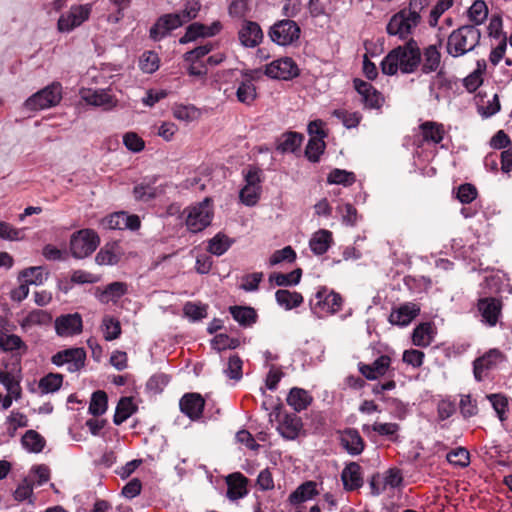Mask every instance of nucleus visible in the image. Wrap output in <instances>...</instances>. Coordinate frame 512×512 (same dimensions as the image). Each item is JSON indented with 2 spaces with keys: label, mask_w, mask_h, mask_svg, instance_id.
Masks as SVG:
<instances>
[{
  "label": "nucleus",
  "mask_w": 512,
  "mask_h": 512,
  "mask_svg": "<svg viewBox=\"0 0 512 512\" xmlns=\"http://www.w3.org/2000/svg\"><path fill=\"white\" fill-rule=\"evenodd\" d=\"M460 413L463 418L468 419L478 414L477 401L470 394L462 395L459 402Z\"/></svg>",
  "instance_id": "nucleus-59"
},
{
  "label": "nucleus",
  "mask_w": 512,
  "mask_h": 512,
  "mask_svg": "<svg viewBox=\"0 0 512 512\" xmlns=\"http://www.w3.org/2000/svg\"><path fill=\"white\" fill-rule=\"evenodd\" d=\"M419 313L420 308L416 304L406 303L390 313L389 322L392 325L407 326Z\"/></svg>",
  "instance_id": "nucleus-25"
},
{
  "label": "nucleus",
  "mask_w": 512,
  "mask_h": 512,
  "mask_svg": "<svg viewBox=\"0 0 512 512\" xmlns=\"http://www.w3.org/2000/svg\"><path fill=\"white\" fill-rule=\"evenodd\" d=\"M302 277V269L296 268L290 273L284 274L280 272H273L269 276V282L274 283L276 286L288 287L297 285Z\"/></svg>",
  "instance_id": "nucleus-41"
},
{
  "label": "nucleus",
  "mask_w": 512,
  "mask_h": 512,
  "mask_svg": "<svg viewBox=\"0 0 512 512\" xmlns=\"http://www.w3.org/2000/svg\"><path fill=\"white\" fill-rule=\"evenodd\" d=\"M296 260V252L291 246H286L283 249L276 250L270 257L269 263L271 266L277 265L284 261L292 263Z\"/></svg>",
  "instance_id": "nucleus-60"
},
{
  "label": "nucleus",
  "mask_w": 512,
  "mask_h": 512,
  "mask_svg": "<svg viewBox=\"0 0 512 512\" xmlns=\"http://www.w3.org/2000/svg\"><path fill=\"white\" fill-rule=\"evenodd\" d=\"M86 360V351L83 348H68L54 354L51 362L56 366L67 364V370L71 373L80 371Z\"/></svg>",
  "instance_id": "nucleus-11"
},
{
  "label": "nucleus",
  "mask_w": 512,
  "mask_h": 512,
  "mask_svg": "<svg viewBox=\"0 0 512 512\" xmlns=\"http://www.w3.org/2000/svg\"><path fill=\"white\" fill-rule=\"evenodd\" d=\"M108 407V396L105 391L97 390L93 392L89 404V413L95 417L104 414Z\"/></svg>",
  "instance_id": "nucleus-46"
},
{
  "label": "nucleus",
  "mask_w": 512,
  "mask_h": 512,
  "mask_svg": "<svg viewBox=\"0 0 512 512\" xmlns=\"http://www.w3.org/2000/svg\"><path fill=\"white\" fill-rule=\"evenodd\" d=\"M422 53L416 40L408 39L403 45L393 48L381 61L385 75L393 76L398 70L403 74L414 73L421 64Z\"/></svg>",
  "instance_id": "nucleus-1"
},
{
  "label": "nucleus",
  "mask_w": 512,
  "mask_h": 512,
  "mask_svg": "<svg viewBox=\"0 0 512 512\" xmlns=\"http://www.w3.org/2000/svg\"><path fill=\"white\" fill-rule=\"evenodd\" d=\"M156 180L157 177L145 178L141 183L135 185L133 188L135 200L149 202L164 193V189L161 186H155Z\"/></svg>",
  "instance_id": "nucleus-24"
},
{
  "label": "nucleus",
  "mask_w": 512,
  "mask_h": 512,
  "mask_svg": "<svg viewBox=\"0 0 512 512\" xmlns=\"http://www.w3.org/2000/svg\"><path fill=\"white\" fill-rule=\"evenodd\" d=\"M301 29L291 19H283L275 22L268 30V36L272 42L280 46H288L300 38Z\"/></svg>",
  "instance_id": "nucleus-7"
},
{
  "label": "nucleus",
  "mask_w": 512,
  "mask_h": 512,
  "mask_svg": "<svg viewBox=\"0 0 512 512\" xmlns=\"http://www.w3.org/2000/svg\"><path fill=\"white\" fill-rule=\"evenodd\" d=\"M127 293V284L123 282H112L108 284L103 290L97 288L96 296L101 303H108L110 301H117Z\"/></svg>",
  "instance_id": "nucleus-30"
},
{
  "label": "nucleus",
  "mask_w": 512,
  "mask_h": 512,
  "mask_svg": "<svg viewBox=\"0 0 512 512\" xmlns=\"http://www.w3.org/2000/svg\"><path fill=\"white\" fill-rule=\"evenodd\" d=\"M277 417L279 418L278 431L282 437L287 440L296 439L303 427L302 419L295 413L281 414L278 412Z\"/></svg>",
  "instance_id": "nucleus-21"
},
{
  "label": "nucleus",
  "mask_w": 512,
  "mask_h": 512,
  "mask_svg": "<svg viewBox=\"0 0 512 512\" xmlns=\"http://www.w3.org/2000/svg\"><path fill=\"white\" fill-rule=\"evenodd\" d=\"M326 148L325 141L320 138H310L305 149V156L313 163L320 160Z\"/></svg>",
  "instance_id": "nucleus-52"
},
{
  "label": "nucleus",
  "mask_w": 512,
  "mask_h": 512,
  "mask_svg": "<svg viewBox=\"0 0 512 512\" xmlns=\"http://www.w3.org/2000/svg\"><path fill=\"white\" fill-rule=\"evenodd\" d=\"M101 328L104 333V338L107 341L119 338L122 332L120 321L110 315L103 317Z\"/></svg>",
  "instance_id": "nucleus-47"
},
{
  "label": "nucleus",
  "mask_w": 512,
  "mask_h": 512,
  "mask_svg": "<svg viewBox=\"0 0 512 512\" xmlns=\"http://www.w3.org/2000/svg\"><path fill=\"white\" fill-rule=\"evenodd\" d=\"M229 15L233 18L244 19L250 12L249 0H232L228 7Z\"/></svg>",
  "instance_id": "nucleus-62"
},
{
  "label": "nucleus",
  "mask_w": 512,
  "mask_h": 512,
  "mask_svg": "<svg viewBox=\"0 0 512 512\" xmlns=\"http://www.w3.org/2000/svg\"><path fill=\"white\" fill-rule=\"evenodd\" d=\"M265 75L282 80H290L299 75V68L292 58L285 57L266 65Z\"/></svg>",
  "instance_id": "nucleus-14"
},
{
  "label": "nucleus",
  "mask_w": 512,
  "mask_h": 512,
  "mask_svg": "<svg viewBox=\"0 0 512 512\" xmlns=\"http://www.w3.org/2000/svg\"><path fill=\"white\" fill-rule=\"evenodd\" d=\"M400 426L397 423H380L375 422L373 425L364 424L362 431L366 435H370L371 431L378 433L381 436H386L392 442H397L399 439L398 431Z\"/></svg>",
  "instance_id": "nucleus-29"
},
{
  "label": "nucleus",
  "mask_w": 512,
  "mask_h": 512,
  "mask_svg": "<svg viewBox=\"0 0 512 512\" xmlns=\"http://www.w3.org/2000/svg\"><path fill=\"white\" fill-rule=\"evenodd\" d=\"M179 406L183 414L196 421L202 417L205 400L199 393H186L180 399Z\"/></svg>",
  "instance_id": "nucleus-20"
},
{
  "label": "nucleus",
  "mask_w": 512,
  "mask_h": 512,
  "mask_svg": "<svg viewBox=\"0 0 512 512\" xmlns=\"http://www.w3.org/2000/svg\"><path fill=\"white\" fill-rule=\"evenodd\" d=\"M446 460L453 466L465 468L470 464V453L466 448L458 447L447 453Z\"/></svg>",
  "instance_id": "nucleus-53"
},
{
  "label": "nucleus",
  "mask_w": 512,
  "mask_h": 512,
  "mask_svg": "<svg viewBox=\"0 0 512 512\" xmlns=\"http://www.w3.org/2000/svg\"><path fill=\"white\" fill-rule=\"evenodd\" d=\"M52 321V316L49 312L41 309L32 310L21 321L20 326L22 329H28L36 325H48Z\"/></svg>",
  "instance_id": "nucleus-43"
},
{
  "label": "nucleus",
  "mask_w": 512,
  "mask_h": 512,
  "mask_svg": "<svg viewBox=\"0 0 512 512\" xmlns=\"http://www.w3.org/2000/svg\"><path fill=\"white\" fill-rule=\"evenodd\" d=\"M502 300L495 297L480 298L477 302V310L481 316V322L488 327H495L502 316Z\"/></svg>",
  "instance_id": "nucleus-12"
},
{
  "label": "nucleus",
  "mask_w": 512,
  "mask_h": 512,
  "mask_svg": "<svg viewBox=\"0 0 512 512\" xmlns=\"http://www.w3.org/2000/svg\"><path fill=\"white\" fill-rule=\"evenodd\" d=\"M353 87L361 96V102L366 109L380 110L385 102V98L371 83L360 78L353 80Z\"/></svg>",
  "instance_id": "nucleus-13"
},
{
  "label": "nucleus",
  "mask_w": 512,
  "mask_h": 512,
  "mask_svg": "<svg viewBox=\"0 0 512 512\" xmlns=\"http://www.w3.org/2000/svg\"><path fill=\"white\" fill-rule=\"evenodd\" d=\"M420 22L421 20L416 15H410L406 10L401 9L390 18L386 26V32L390 36H398L401 40H408Z\"/></svg>",
  "instance_id": "nucleus-6"
},
{
  "label": "nucleus",
  "mask_w": 512,
  "mask_h": 512,
  "mask_svg": "<svg viewBox=\"0 0 512 512\" xmlns=\"http://www.w3.org/2000/svg\"><path fill=\"white\" fill-rule=\"evenodd\" d=\"M89 104L102 107L104 110H110L116 105V100L105 90H97L83 97Z\"/></svg>",
  "instance_id": "nucleus-38"
},
{
  "label": "nucleus",
  "mask_w": 512,
  "mask_h": 512,
  "mask_svg": "<svg viewBox=\"0 0 512 512\" xmlns=\"http://www.w3.org/2000/svg\"><path fill=\"white\" fill-rule=\"evenodd\" d=\"M49 272H45L42 266L28 267L19 273V281H25L28 285H41L47 279Z\"/></svg>",
  "instance_id": "nucleus-39"
},
{
  "label": "nucleus",
  "mask_w": 512,
  "mask_h": 512,
  "mask_svg": "<svg viewBox=\"0 0 512 512\" xmlns=\"http://www.w3.org/2000/svg\"><path fill=\"white\" fill-rule=\"evenodd\" d=\"M123 143L128 150L134 153L142 151L145 147L144 140L135 132L125 133Z\"/></svg>",
  "instance_id": "nucleus-64"
},
{
  "label": "nucleus",
  "mask_w": 512,
  "mask_h": 512,
  "mask_svg": "<svg viewBox=\"0 0 512 512\" xmlns=\"http://www.w3.org/2000/svg\"><path fill=\"white\" fill-rule=\"evenodd\" d=\"M304 140V135L295 131L283 133L276 143V150L281 153L296 152Z\"/></svg>",
  "instance_id": "nucleus-27"
},
{
  "label": "nucleus",
  "mask_w": 512,
  "mask_h": 512,
  "mask_svg": "<svg viewBox=\"0 0 512 512\" xmlns=\"http://www.w3.org/2000/svg\"><path fill=\"white\" fill-rule=\"evenodd\" d=\"M180 17L175 13L160 16L150 28L149 36L154 41H160L171 31L181 27Z\"/></svg>",
  "instance_id": "nucleus-18"
},
{
  "label": "nucleus",
  "mask_w": 512,
  "mask_h": 512,
  "mask_svg": "<svg viewBox=\"0 0 512 512\" xmlns=\"http://www.w3.org/2000/svg\"><path fill=\"white\" fill-rule=\"evenodd\" d=\"M137 411V406L132 397H121L116 406L113 422L115 425H121L131 415Z\"/></svg>",
  "instance_id": "nucleus-32"
},
{
  "label": "nucleus",
  "mask_w": 512,
  "mask_h": 512,
  "mask_svg": "<svg viewBox=\"0 0 512 512\" xmlns=\"http://www.w3.org/2000/svg\"><path fill=\"white\" fill-rule=\"evenodd\" d=\"M227 497L237 500L247 494L248 479L240 472H234L226 477Z\"/></svg>",
  "instance_id": "nucleus-26"
},
{
  "label": "nucleus",
  "mask_w": 512,
  "mask_h": 512,
  "mask_svg": "<svg viewBox=\"0 0 512 512\" xmlns=\"http://www.w3.org/2000/svg\"><path fill=\"white\" fill-rule=\"evenodd\" d=\"M92 7L90 4L73 5L67 13L62 14L57 22L60 32H70L89 19Z\"/></svg>",
  "instance_id": "nucleus-10"
},
{
  "label": "nucleus",
  "mask_w": 512,
  "mask_h": 512,
  "mask_svg": "<svg viewBox=\"0 0 512 512\" xmlns=\"http://www.w3.org/2000/svg\"><path fill=\"white\" fill-rule=\"evenodd\" d=\"M207 26L194 22L186 28L185 34L179 39L180 44H186L195 41L198 37H207Z\"/></svg>",
  "instance_id": "nucleus-56"
},
{
  "label": "nucleus",
  "mask_w": 512,
  "mask_h": 512,
  "mask_svg": "<svg viewBox=\"0 0 512 512\" xmlns=\"http://www.w3.org/2000/svg\"><path fill=\"white\" fill-rule=\"evenodd\" d=\"M213 209L211 200L206 198L198 205L189 208L186 217V226L192 233L201 232L211 224Z\"/></svg>",
  "instance_id": "nucleus-9"
},
{
  "label": "nucleus",
  "mask_w": 512,
  "mask_h": 512,
  "mask_svg": "<svg viewBox=\"0 0 512 512\" xmlns=\"http://www.w3.org/2000/svg\"><path fill=\"white\" fill-rule=\"evenodd\" d=\"M264 34L261 26L251 20H243L238 30V39L242 46L255 48L263 41Z\"/></svg>",
  "instance_id": "nucleus-17"
},
{
  "label": "nucleus",
  "mask_w": 512,
  "mask_h": 512,
  "mask_svg": "<svg viewBox=\"0 0 512 512\" xmlns=\"http://www.w3.org/2000/svg\"><path fill=\"white\" fill-rule=\"evenodd\" d=\"M423 63L421 71L424 74H429L437 71L441 62V54L435 45H429L423 52Z\"/></svg>",
  "instance_id": "nucleus-37"
},
{
  "label": "nucleus",
  "mask_w": 512,
  "mask_h": 512,
  "mask_svg": "<svg viewBox=\"0 0 512 512\" xmlns=\"http://www.w3.org/2000/svg\"><path fill=\"white\" fill-rule=\"evenodd\" d=\"M488 16V7L484 0H476L468 10V17L475 27L482 24Z\"/></svg>",
  "instance_id": "nucleus-50"
},
{
  "label": "nucleus",
  "mask_w": 512,
  "mask_h": 512,
  "mask_svg": "<svg viewBox=\"0 0 512 512\" xmlns=\"http://www.w3.org/2000/svg\"><path fill=\"white\" fill-rule=\"evenodd\" d=\"M212 348L217 351H222L225 349H235L240 345V341L237 338H232L227 334H216L214 338L211 340Z\"/></svg>",
  "instance_id": "nucleus-57"
},
{
  "label": "nucleus",
  "mask_w": 512,
  "mask_h": 512,
  "mask_svg": "<svg viewBox=\"0 0 512 512\" xmlns=\"http://www.w3.org/2000/svg\"><path fill=\"white\" fill-rule=\"evenodd\" d=\"M242 366L243 362L241 358L237 354H234L229 357L225 373L230 379L240 380L242 378Z\"/></svg>",
  "instance_id": "nucleus-63"
},
{
  "label": "nucleus",
  "mask_w": 512,
  "mask_h": 512,
  "mask_svg": "<svg viewBox=\"0 0 512 512\" xmlns=\"http://www.w3.org/2000/svg\"><path fill=\"white\" fill-rule=\"evenodd\" d=\"M339 441L346 452L352 456L360 455L365 449V441L355 428H345L340 432Z\"/></svg>",
  "instance_id": "nucleus-22"
},
{
  "label": "nucleus",
  "mask_w": 512,
  "mask_h": 512,
  "mask_svg": "<svg viewBox=\"0 0 512 512\" xmlns=\"http://www.w3.org/2000/svg\"><path fill=\"white\" fill-rule=\"evenodd\" d=\"M276 302L284 307L286 310L299 307L304 299L301 293L296 291H289L286 289H279L275 293Z\"/></svg>",
  "instance_id": "nucleus-35"
},
{
  "label": "nucleus",
  "mask_w": 512,
  "mask_h": 512,
  "mask_svg": "<svg viewBox=\"0 0 512 512\" xmlns=\"http://www.w3.org/2000/svg\"><path fill=\"white\" fill-rule=\"evenodd\" d=\"M341 480L345 491H355L364 484L363 470L357 462L346 464L341 472Z\"/></svg>",
  "instance_id": "nucleus-23"
},
{
  "label": "nucleus",
  "mask_w": 512,
  "mask_h": 512,
  "mask_svg": "<svg viewBox=\"0 0 512 512\" xmlns=\"http://www.w3.org/2000/svg\"><path fill=\"white\" fill-rule=\"evenodd\" d=\"M63 382V376L58 373H49L39 381V388L43 393H53L57 391Z\"/></svg>",
  "instance_id": "nucleus-55"
},
{
  "label": "nucleus",
  "mask_w": 512,
  "mask_h": 512,
  "mask_svg": "<svg viewBox=\"0 0 512 512\" xmlns=\"http://www.w3.org/2000/svg\"><path fill=\"white\" fill-rule=\"evenodd\" d=\"M0 349L4 352L22 350V353H26L28 346L18 335L0 331Z\"/></svg>",
  "instance_id": "nucleus-40"
},
{
  "label": "nucleus",
  "mask_w": 512,
  "mask_h": 512,
  "mask_svg": "<svg viewBox=\"0 0 512 512\" xmlns=\"http://www.w3.org/2000/svg\"><path fill=\"white\" fill-rule=\"evenodd\" d=\"M333 115L342 121L346 128H354L358 126L362 116L358 112H349L344 109H337L333 112Z\"/></svg>",
  "instance_id": "nucleus-61"
},
{
  "label": "nucleus",
  "mask_w": 512,
  "mask_h": 512,
  "mask_svg": "<svg viewBox=\"0 0 512 512\" xmlns=\"http://www.w3.org/2000/svg\"><path fill=\"white\" fill-rule=\"evenodd\" d=\"M312 402V397L302 388L294 387L287 396V403L296 412L305 410Z\"/></svg>",
  "instance_id": "nucleus-34"
},
{
  "label": "nucleus",
  "mask_w": 512,
  "mask_h": 512,
  "mask_svg": "<svg viewBox=\"0 0 512 512\" xmlns=\"http://www.w3.org/2000/svg\"><path fill=\"white\" fill-rule=\"evenodd\" d=\"M229 312L233 319L243 327L252 326L258 318L256 310L248 306H231Z\"/></svg>",
  "instance_id": "nucleus-31"
},
{
  "label": "nucleus",
  "mask_w": 512,
  "mask_h": 512,
  "mask_svg": "<svg viewBox=\"0 0 512 512\" xmlns=\"http://www.w3.org/2000/svg\"><path fill=\"white\" fill-rule=\"evenodd\" d=\"M201 4L199 0H187L184 4L183 9L175 14L180 17L181 25L190 22L195 19L200 11Z\"/></svg>",
  "instance_id": "nucleus-54"
},
{
  "label": "nucleus",
  "mask_w": 512,
  "mask_h": 512,
  "mask_svg": "<svg viewBox=\"0 0 512 512\" xmlns=\"http://www.w3.org/2000/svg\"><path fill=\"white\" fill-rule=\"evenodd\" d=\"M61 90L60 83H52L30 96L25 101V107L29 110H42L56 106L62 99Z\"/></svg>",
  "instance_id": "nucleus-8"
},
{
  "label": "nucleus",
  "mask_w": 512,
  "mask_h": 512,
  "mask_svg": "<svg viewBox=\"0 0 512 512\" xmlns=\"http://www.w3.org/2000/svg\"><path fill=\"white\" fill-rule=\"evenodd\" d=\"M343 297L326 286H320L310 299L311 311L318 317L324 318L342 310Z\"/></svg>",
  "instance_id": "nucleus-3"
},
{
  "label": "nucleus",
  "mask_w": 512,
  "mask_h": 512,
  "mask_svg": "<svg viewBox=\"0 0 512 512\" xmlns=\"http://www.w3.org/2000/svg\"><path fill=\"white\" fill-rule=\"evenodd\" d=\"M391 357L383 354L376 358L371 364L358 363V370L367 380H377L387 374L391 367Z\"/></svg>",
  "instance_id": "nucleus-19"
},
{
  "label": "nucleus",
  "mask_w": 512,
  "mask_h": 512,
  "mask_svg": "<svg viewBox=\"0 0 512 512\" xmlns=\"http://www.w3.org/2000/svg\"><path fill=\"white\" fill-rule=\"evenodd\" d=\"M507 361V356L498 348H491L474 359L473 376L477 382L490 378V373Z\"/></svg>",
  "instance_id": "nucleus-4"
},
{
  "label": "nucleus",
  "mask_w": 512,
  "mask_h": 512,
  "mask_svg": "<svg viewBox=\"0 0 512 512\" xmlns=\"http://www.w3.org/2000/svg\"><path fill=\"white\" fill-rule=\"evenodd\" d=\"M487 399L491 403L498 419L503 423L508 419V398L501 393L488 394Z\"/></svg>",
  "instance_id": "nucleus-44"
},
{
  "label": "nucleus",
  "mask_w": 512,
  "mask_h": 512,
  "mask_svg": "<svg viewBox=\"0 0 512 512\" xmlns=\"http://www.w3.org/2000/svg\"><path fill=\"white\" fill-rule=\"evenodd\" d=\"M478 196L477 188L471 183H464L458 186L456 190V198L462 204L472 203Z\"/></svg>",
  "instance_id": "nucleus-58"
},
{
  "label": "nucleus",
  "mask_w": 512,
  "mask_h": 512,
  "mask_svg": "<svg viewBox=\"0 0 512 512\" xmlns=\"http://www.w3.org/2000/svg\"><path fill=\"white\" fill-rule=\"evenodd\" d=\"M243 79L239 82L236 97L243 104L251 105L257 97L256 87L253 81L259 77L258 70L242 71Z\"/></svg>",
  "instance_id": "nucleus-16"
},
{
  "label": "nucleus",
  "mask_w": 512,
  "mask_h": 512,
  "mask_svg": "<svg viewBox=\"0 0 512 512\" xmlns=\"http://www.w3.org/2000/svg\"><path fill=\"white\" fill-rule=\"evenodd\" d=\"M55 331L60 337L78 335L82 332L83 321L79 313L63 314L58 316L54 322Z\"/></svg>",
  "instance_id": "nucleus-15"
},
{
  "label": "nucleus",
  "mask_w": 512,
  "mask_h": 512,
  "mask_svg": "<svg viewBox=\"0 0 512 512\" xmlns=\"http://www.w3.org/2000/svg\"><path fill=\"white\" fill-rule=\"evenodd\" d=\"M356 181V176L353 172H349L346 170L335 168L333 169L327 177V182L329 184H338L344 186H351Z\"/></svg>",
  "instance_id": "nucleus-51"
},
{
  "label": "nucleus",
  "mask_w": 512,
  "mask_h": 512,
  "mask_svg": "<svg viewBox=\"0 0 512 512\" xmlns=\"http://www.w3.org/2000/svg\"><path fill=\"white\" fill-rule=\"evenodd\" d=\"M480 30L475 25H463L452 31L447 40V52L452 57L462 56L479 45Z\"/></svg>",
  "instance_id": "nucleus-2"
},
{
  "label": "nucleus",
  "mask_w": 512,
  "mask_h": 512,
  "mask_svg": "<svg viewBox=\"0 0 512 512\" xmlns=\"http://www.w3.org/2000/svg\"><path fill=\"white\" fill-rule=\"evenodd\" d=\"M21 443L25 449L39 453L44 449L45 439L35 430H28L22 436Z\"/></svg>",
  "instance_id": "nucleus-45"
},
{
  "label": "nucleus",
  "mask_w": 512,
  "mask_h": 512,
  "mask_svg": "<svg viewBox=\"0 0 512 512\" xmlns=\"http://www.w3.org/2000/svg\"><path fill=\"white\" fill-rule=\"evenodd\" d=\"M232 245V240L223 233H217L208 245V251L216 256L223 255Z\"/></svg>",
  "instance_id": "nucleus-49"
},
{
  "label": "nucleus",
  "mask_w": 512,
  "mask_h": 512,
  "mask_svg": "<svg viewBox=\"0 0 512 512\" xmlns=\"http://www.w3.org/2000/svg\"><path fill=\"white\" fill-rule=\"evenodd\" d=\"M333 242L332 232L326 229L316 231L310 241L309 247L315 255H323Z\"/></svg>",
  "instance_id": "nucleus-28"
},
{
  "label": "nucleus",
  "mask_w": 512,
  "mask_h": 512,
  "mask_svg": "<svg viewBox=\"0 0 512 512\" xmlns=\"http://www.w3.org/2000/svg\"><path fill=\"white\" fill-rule=\"evenodd\" d=\"M423 140L426 142H433L435 144L440 143L444 138V126L443 124L426 121L420 125Z\"/></svg>",
  "instance_id": "nucleus-36"
},
{
  "label": "nucleus",
  "mask_w": 512,
  "mask_h": 512,
  "mask_svg": "<svg viewBox=\"0 0 512 512\" xmlns=\"http://www.w3.org/2000/svg\"><path fill=\"white\" fill-rule=\"evenodd\" d=\"M433 341V324L423 322L417 325L412 333V342L418 347H427Z\"/></svg>",
  "instance_id": "nucleus-33"
},
{
  "label": "nucleus",
  "mask_w": 512,
  "mask_h": 512,
  "mask_svg": "<svg viewBox=\"0 0 512 512\" xmlns=\"http://www.w3.org/2000/svg\"><path fill=\"white\" fill-rule=\"evenodd\" d=\"M317 494L316 483L313 481H307L301 484L294 492L289 496V501L293 505H298Z\"/></svg>",
  "instance_id": "nucleus-42"
},
{
  "label": "nucleus",
  "mask_w": 512,
  "mask_h": 512,
  "mask_svg": "<svg viewBox=\"0 0 512 512\" xmlns=\"http://www.w3.org/2000/svg\"><path fill=\"white\" fill-rule=\"evenodd\" d=\"M159 66L160 58L155 51H145L139 58V68L143 73L152 74Z\"/></svg>",
  "instance_id": "nucleus-48"
},
{
  "label": "nucleus",
  "mask_w": 512,
  "mask_h": 512,
  "mask_svg": "<svg viewBox=\"0 0 512 512\" xmlns=\"http://www.w3.org/2000/svg\"><path fill=\"white\" fill-rule=\"evenodd\" d=\"M99 243V236L94 230L82 229L72 234L70 250L75 258L82 259L91 255Z\"/></svg>",
  "instance_id": "nucleus-5"
}]
</instances>
